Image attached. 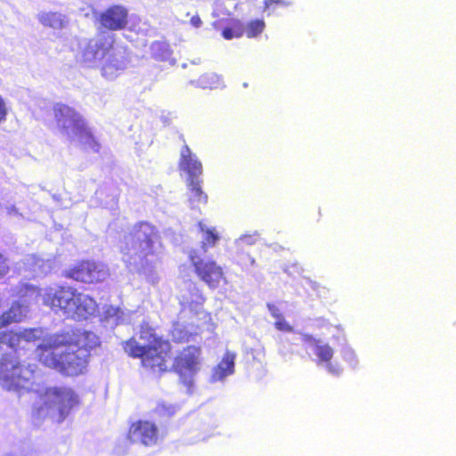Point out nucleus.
Returning a JSON list of instances; mask_svg holds the SVG:
<instances>
[{
	"label": "nucleus",
	"mask_w": 456,
	"mask_h": 456,
	"mask_svg": "<svg viewBox=\"0 0 456 456\" xmlns=\"http://www.w3.org/2000/svg\"><path fill=\"white\" fill-rule=\"evenodd\" d=\"M138 338L132 337L122 342L124 351L134 359H140L145 370L158 374L172 370L182 384L188 388L193 385V378L200 371L202 362V347L200 345H189L173 355V346L168 339L157 333L156 329L148 322L139 326Z\"/></svg>",
	"instance_id": "f257e3e1"
},
{
	"label": "nucleus",
	"mask_w": 456,
	"mask_h": 456,
	"mask_svg": "<svg viewBox=\"0 0 456 456\" xmlns=\"http://www.w3.org/2000/svg\"><path fill=\"white\" fill-rule=\"evenodd\" d=\"M100 346L92 331L79 329L50 335L36 348L37 360L65 376H77L86 370L91 351Z\"/></svg>",
	"instance_id": "f03ea898"
},
{
	"label": "nucleus",
	"mask_w": 456,
	"mask_h": 456,
	"mask_svg": "<svg viewBox=\"0 0 456 456\" xmlns=\"http://www.w3.org/2000/svg\"><path fill=\"white\" fill-rule=\"evenodd\" d=\"M43 304L55 314L75 321L87 320L97 311L96 301L70 285L48 287L43 294Z\"/></svg>",
	"instance_id": "7ed1b4c3"
},
{
	"label": "nucleus",
	"mask_w": 456,
	"mask_h": 456,
	"mask_svg": "<svg viewBox=\"0 0 456 456\" xmlns=\"http://www.w3.org/2000/svg\"><path fill=\"white\" fill-rule=\"evenodd\" d=\"M79 403V396L72 387H48L39 394V404L34 407L33 414L38 419L50 418L61 423Z\"/></svg>",
	"instance_id": "20e7f679"
},
{
	"label": "nucleus",
	"mask_w": 456,
	"mask_h": 456,
	"mask_svg": "<svg viewBox=\"0 0 456 456\" xmlns=\"http://www.w3.org/2000/svg\"><path fill=\"white\" fill-rule=\"evenodd\" d=\"M53 115L58 130L66 135L73 134L84 149L99 152L100 143L94 136L83 116L74 108L57 102L53 106Z\"/></svg>",
	"instance_id": "39448f33"
},
{
	"label": "nucleus",
	"mask_w": 456,
	"mask_h": 456,
	"mask_svg": "<svg viewBox=\"0 0 456 456\" xmlns=\"http://www.w3.org/2000/svg\"><path fill=\"white\" fill-rule=\"evenodd\" d=\"M34 378L35 370L29 365L20 363L9 354H4L0 357V380L7 389H28Z\"/></svg>",
	"instance_id": "423d86ee"
},
{
	"label": "nucleus",
	"mask_w": 456,
	"mask_h": 456,
	"mask_svg": "<svg viewBox=\"0 0 456 456\" xmlns=\"http://www.w3.org/2000/svg\"><path fill=\"white\" fill-rule=\"evenodd\" d=\"M189 260L197 277L209 289H216L226 282L223 267L215 260L203 258L194 250L190 252Z\"/></svg>",
	"instance_id": "0eeeda50"
},
{
	"label": "nucleus",
	"mask_w": 456,
	"mask_h": 456,
	"mask_svg": "<svg viewBox=\"0 0 456 456\" xmlns=\"http://www.w3.org/2000/svg\"><path fill=\"white\" fill-rule=\"evenodd\" d=\"M129 236L130 248L135 256L144 260L153 255V244L158 238V232L153 225L147 222H140L133 227Z\"/></svg>",
	"instance_id": "6e6552de"
},
{
	"label": "nucleus",
	"mask_w": 456,
	"mask_h": 456,
	"mask_svg": "<svg viewBox=\"0 0 456 456\" xmlns=\"http://www.w3.org/2000/svg\"><path fill=\"white\" fill-rule=\"evenodd\" d=\"M107 275L102 265L88 259L80 260L63 272L65 278L87 284L102 282Z\"/></svg>",
	"instance_id": "1a4fd4ad"
},
{
	"label": "nucleus",
	"mask_w": 456,
	"mask_h": 456,
	"mask_svg": "<svg viewBox=\"0 0 456 456\" xmlns=\"http://www.w3.org/2000/svg\"><path fill=\"white\" fill-rule=\"evenodd\" d=\"M44 338L42 328H25L20 330L0 331V346H6L14 352L26 350Z\"/></svg>",
	"instance_id": "9d476101"
},
{
	"label": "nucleus",
	"mask_w": 456,
	"mask_h": 456,
	"mask_svg": "<svg viewBox=\"0 0 456 456\" xmlns=\"http://www.w3.org/2000/svg\"><path fill=\"white\" fill-rule=\"evenodd\" d=\"M159 436L158 425L149 419H137L131 422L126 436L130 444H140L146 447L156 445Z\"/></svg>",
	"instance_id": "9b49d317"
},
{
	"label": "nucleus",
	"mask_w": 456,
	"mask_h": 456,
	"mask_svg": "<svg viewBox=\"0 0 456 456\" xmlns=\"http://www.w3.org/2000/svg\"><path fill=\"white\" fill-rule=\"evenodd\" d=\"M128 10L122 4L110 5L97 17L101 28L109 31L125 29L128 25Z\"/></svg>",
	"instance_id": "f8f14e48"
},
{
	"label": "nucleus",
	"mask_w": 456,
	"mask_h": 456,
	"mask_svg": "<svg viewBox=\"0 0 456 456\" xmlns=\"http://www.w3.org/2000/svg\"><path fill=\"white\" fill-rule=\"evenodd\" d=\"M304 340L314 346V354L318 360L317 363H326L328 370L332 374H339L340 370L331 365L330 361L334 354L333 348L328 344H321L319 339L313 338L312 336L306 335Z\"/></svg>",
	"instance_id": "ddd939ff"
},
{
	"label": "nucleus",
	"mask_w": 456,
	"mask_h": 456,
	"mask_svg": "<svg viewBox=\"0 0 456 456\" xmlns=\"http://www.w3.org/2000/svg\"><path fill=\"white\" fill-rule=\"evenodd\" d=\"M179 167L188 175V179L199 178L202 174L201 162L192 154L187 144H183L180 152Z\"/></svg>",
	"instance_id": "4468645a"
},
{
	"label": "nucleus",
	"mask_w": 456,
	"mask_h": 456,
	"mask_svg": "<svg viewBox=\"0 0 456 456\" xmlns=\"http://www.w3.org/2000/svg\"><path fill=\"white\" fill-rule=\"evenodd\" d=\"M115 37L113 35H104L99 37L97 40L87 47V50L91 49L92 55L94 59H103L110 55V52L114 48Z\"/></svg>",
	"instance_id": "2eb2a0df"
},
{
	"label": "nucleus",
	"mask_w": 456,
	"mask_h": 456,
	"mask_svg": "<svg viewBox=\"0 0 456 456\" xmlns=\"http://www.w3.org/2000/svg\"><path fill=\"white\" fill-rule=\"evenodd\" d=\"M25 317L23 305L14 302L0 314V331L5 327L20 322Z\"/></svg>",
	"instance_id": "dca6fc26"
},
{
	"label": "nucleus",
	"mask_w": 456,
	"mask_h": 456,
	"mask_svg": "<svg viewBox=\"0 0 456 456\" xmlns=\"http://www.w3.org/2000/svg\"><path fill=\"white\" fill-rule=\"evenodd\" d=\"M235 355L232 353L226 352L222 360L213 369L212 379L215 381L222 380L225 377L234 372Z\"/></svg>",
	"instance_id": "f3484780"
},
{
	"label": "nucleus",
	"mask_w": 456,
	"mask_h": 456,
	"mask_svg": "<svg viewBox=\"0 0 456 456\" xmlns=\"http://www.w3.org/2000/svg\"><path fill=\"white\" fill-rule=\"evenodd\" d=\"M206 301V297L199 286L193 284L189 288L186 295L182 297L181 305L191 311H197L202 306Z\"/></svg>",
	"instance_id": "a211bd4d"
},
{
	"label": "nucleus",
	"mask_w": 456,
	"mask_h": 456,
	"mask_svg": "<svg viewBox=\"0 0 456 456\" xmlns=\"http://www.w3.org/2000/svg\"><path fill=\"white\" fill-rule=\"evenodd\" d=\"M202 180L199 178L188 179V187L190 191V201L192 204H206L208 195L201 187Z\"/></svg>",
	"instance_id": "6ab92c4d"
},
{
	"label": "nucleus",
	"mask_w": 456,
	"mask_h": 456,
	"mask_svg": "<svg viewBox=\"0 0 456 456\" xmlns=\"http://www.w3.org/2000/svg\"><path fill=\"white\" fill-rule=\"evenodd\" d=\"M200 231L203 233V240L201 241V248L207 250L208 248L214 247L220 239L217 231L215 228H208L202 224L198 223Z\"/></svg>",
	"instance_id": "aec40b11"
},
{
	"label": "nucleus",
	"mask_w": 456,
	"mask_h": 456,
	"mask_svg": "<svg viewBox=\"0 0 456 456\" xmlns=\"http://www.w3.org/2000/svg\"><path fill=\"white\" fill-rule=\"evenodd\" d=\"M245 32V26L238 20H232L231 24L223 28L221 34L226 40L241 37Z\"/></svg>",
	"instance_id": "412c9836"
},
{
	"label": "nucleus",
	"mask_w": 456,
	"mask_h": 456,
	"mask_svg": "<svg viewBox=\"0 0 456 456\" xmlns=\"http://www.w3.org/2000/svg\"><path fill=\"white\" fill-rule=\"evenodd\" d=\"M39 21L45 26L52 28H61L64 26V20L58 12H45L39 16Z\"/></svg>",
	"instance_id": "4be33fe9"
},
{
	"label": "nucleus",
	"mask_w": 456,
	"mask_h": 456,
	"mask_svg": "<svg viewBox=\"0 0 456 456\" xmlns=\"http://www.w3.org/2000/svg\"><path fill=\"white\" fill-rule=\"evenodd\" d=\"M265 23L263 20H250L245 27L244 34L248 38H253L259 36L265 29Z\"/></svg>",
	"instance_id": "5701e85b"
},
{
	"label": "nucleus",
	"mask_w": 456,
	"mask_h": 456,
	"mask_svg": "<svg viewBox=\"0 0 456 456\" xmlns=\"http://www.w3.org/2000/svg\"><path fill=\"white\" fill-rule=\"evenodd\" d=\"M236 263L242 268H248L255 264V259L244 248H240L236 255Z\"/></svg>",
	"instance_id": "b1692460"
},
{
	"label": "nucleus",
	"mask_w": 456,
	"mask_h": 456,
	"mask_svg": "<svg viewBox=\"0 0 456 456\" xmlns=\"http://www.w3.org/2000/svg\"><path fill=\"white\" fill-rule=\"evenodd\" d=\"M287 3L285 0H265L264 11H275L279 7L286 6Z\"/></svg>",
	"instance_id": "393cba45"
},
{
	"label": "nucleus",
	"mask_w": 456,
	"mask_h": 456,
	"mask_svg": "<svg viewBox=\"0 0 456 456\" xmlns=\"http://www.w3.org/2000/svg\"><path fill=\"white\" fill-rule=\"evenodd\" d=\"M10 272L8 259L0 252V281L5 278Z\"/></svg>",
	"instance_id": "a878e982"
},
{
	"label": "nucleus",
	"mask_w": 456,
	"mask_h": 456,
	"mask_svg": "<svg viewBox=\"0 0 456 456\" xmlns=\"http://www.w3.org/2000/svg\"><path fill=\"white\" fill-rule=\"evenodd\" d=\"M19 294L25 296L28 294H37L39 292V289L31 284H21L19 287Z\"/></svg>",
	"instance_id": "bb28decb"
},
{
	"label": "nucleus",
	"mask_w": 456,
	"mask_h": 456,
	"mask_svg": "<svg viewBox=\"0 0 456 456\" xmlns=\"http://www.w3.org/2000/svg\"><path fill=\"white\" fill-rule=\"evenodd\" d=\"M274 326L277 330L281 331H291L292 327L285 321L284 317L281 316L279 319H276L274 322Z\"/></svg>",
	"instance_id": "cd10ccee"
},
{
	"label": "nucleus",
	"mask_w": 456,
	"mask_h": 456,
	"mask_svg": "<svg viewBox=\"0 0 456 456\" xmlns=\"http://www.w3.org/2000/svg\"><path fill=\"white\" fill-rule=\"evenodd\" d=\"M8 110L6 103L3 97L0 95V123L5 121L7 117Z\"/></svg>",
	"instance_id": "c85d7f7f"
},
{
	"label": "nucleus",
	"mask_w": 456,
	"mask_h": 456,
	"mask_svg": "<svg viewBox=\"0 0 456 456\" xmlns=\"http://www.w3.org/2000/svg\"><path fill=\"white\" fill-rule=\"evenodd\" d=\"M268 310L270 311L272 316L275 319L281 318L282 315L281 310L279 307L274 304H268L267 305Z\"/></svg>",
	"instance_id": "c756f323"
},
{
	"label": "nucleus",
	"mask_w": 456,
	"mask_h": 456,
	"mask_svg": "<svg viewBox=\"0 0 456 456\" xmlns=\"http://www.w3.org/2000/svg\"><path fill=\"white\" fill-rule=\"evenodd\" d=\"M256 241V239L252 237L251 235H244L240 238V248H243L244 245H251L254 244Z\"/></svg>",
	"instance_id": "7c9ffc66"
},
{
	"label": "nucleus",
	"mask_w": 456,
	"mask_h": 456,
	"mask_svg": "<svg viewBox=\"0 0 456 456\" xmlns=\"http://www.w3.org/2000/svg\"><path fill=\"white\" fill-rule=\"evenodd\" d=\"M191 23L196 27V28H199L200 25H201V20L199 16H193L191 19Z\"/></svg>",
	"instance_id": "2f4dec72"
},
{
	"label": "nucleus",
	"mask_w": 456,
	"mask_h": 456,
	"mask_svg": "<svg viewBox=\"0 0 456 456\" xmlns=\"http://www.w3.org/2000/svg\"><path fill=\"white\" fill-rule=\"evenodd\" d=\"M167 412H168V414H174V412H175V408H174V407H172V406L168 407V409H167Z\"/></svg>",
	"instance_id": "473e14b6"
}]
</instances>
